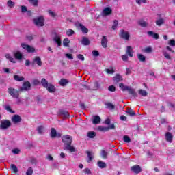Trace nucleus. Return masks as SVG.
I'll return each mask as SVG.
<instances>
[{
    "label": "nucleus",
    "mask_w": 175,
    "mask_h": 175,
    "mask_svg": "<svg viewBox=\"0 0 175 175\" xmlns=\"http://www.w3.org/2000/svg\"><path fill=\"white\" fill-rule=\"evenodd\" d=\"M62 142L64 144V149L67 151H70V152H75L76 151V148L75 146H72V142H73V139L72 136L69 135H64L62 137Z\"/></svg>",
    "instance_id": "f257e3e1"
},
{
    "label": "nucleus",
    "mask_w": 175,
    "mask_h": 175,
    "mask_svg": "<svg viewBox=\"0 0 175 175\" xmlns=\"http://www.w3.org/2000/svg\"><path fill=\"white\" fill-rule=\"evenodd\" d=\"M119 88H120V90H122V91H128L129 94H130V95H132V96H133L134 98L137 97V93H136L135 89H132L129 86H125L124 83H120Z\"/></svg>",
    "instance_id": "f03ea898"
},
{
    "label": "nucleus",
    "mask_w": 175,
    "mask_h": 175,
    "mask_svg": "<svg viewBox=\"0 0 175 175\" xmlns=\"http://www.w3.org/2000/svg\"><path fill=\"white\" fill-rule=\"evenodd\" d=\"M8 92L14 99H18L20 98V90H17L13 88H9L8 89Z\"/></svg>",
    "instance_id": "7ed1b4c3"
},
{
    "label": "nucleus",
    "mask_w": 175,
    "mask_h": 175,
    "mask_svg": "<svg viewBox=\"0 0 175 175\" xmlns=\"http://www.w3.org/2000/svg\"><path fill=\"white\" fill-rule=\"evenodd\" d=\"M32 85H31L30 81H25L23 83L22 87L20 88L19 91L23 92V91H29L31 90Z\"/></svg>",
    "instance_id": "20e7f679"
},
{
    "label": "nucleus",
    "mask_w": 175,
    "mask_h": 175,
    "mask_svg": "<svg viewBox=\"0 0 175 175\" xmlns=\"http://www.w3.org/2000/svg\"><path fill=\"white\" fill-rule=\"evenodd\" d=\"M11 125L12 123L10 122V120H2L0 124V129L3 130L8 129V128H10Z\"/></svg>",
    "instance_id": "39448f33"
},
{
    "label": "nucleus",
    "mask_w": 175,
    "mask_h": 175,
    "mask_svg": "<svg viewBox=\"0 0 175 175\" xmlns=\"http://www.w3.org/2000/svg\"><path fill=\"white\" fill-rule=\"evenodd\" d=\"M119 36L121 38V39H124V40L127 41L129 40V38H131L129 32L125 31L124 29H120Z\"/></svg>",
    "instance_id": "423d86ee"
},
{
    "label": "nucleus",
    "mask_w": 175,
    "mask_h": 175,
    "mask_svg": "<svg viewBox=\"0 0 175 175\" xmlns=\"http://www.w3.org/2000/svg\"><path fill=\"white\" fill-rule=\"evenodd\" d=\"M33 23L37 27H43L44 25V18L40 16L38 18L33 19Z\"/></svg>",
    "instance_id": "0eeeda50"
},
{
    "label": "nucleus",
    "mask_w": 175,
    "mask_h": 175,
    "mask_svg": "<svg viewBox=\"0 0 175 175\" xmlns=\"http://www.w3.org/2000/svg\"><path fill=\"white\" fill-rule=\"evenodd\" d=\"M22 49H24V50H26L27 53H35V49L33 46H31V45L25 44L24 43L21 44Z\"/></svg>",
    "instance_id": "6e6552de"
},
{
    "label": "nucleus",
    "mask_w": 175,
    "mask_h": 175,
    "mask_svg": "<svg viewBox=\"0 0 175 175\" xmlns=\"http://www.w3.org/2000/svg\"><path fill=\"white\" fill-rule=\"evenodd\" d=\"M31 65L32 66H35V65H38V66H42V59L38 56L35 57V58L33 59Z\"/></svg>",
    "instance_id": "1a4fd4ad"
},
{
    "label": "nucleus",
    "mask_w": 175,
    "mask_h": 175,
    "mask_svg": "<svg viewBox=\"0 0 175 175\" xmlns=\"http://www.w3.org/2000/svg\"><path fill=\"white\" fill-rule=\"evenodd\" d=\"M131 172L135 173V174H139L142 172V167L139 165H135L131 167Z\"/></svg>",
    "instance_id": "9d476101"
},
{
    "label": "nucleus",
    "mask_w": 175,
    "mask_h": 175,
    "mask_svg": "<svg viewBox=\"0 0 175 175\" xmlns=\"http://www.w3.org/2000/svg\"><path fill=\"white\" fill-rule=\"evenodd\" d=\"M51 139H55V137H61V133H57V130L54 128L51 129Z\"/></svg>",
    "instance_id": "9b49d317"
},
{
    "label": "nucleus",
    "mask_w": 175,
    "mask_h": 175,
    "mask_svg": "<svg viewBox=\"0 0 175 175\" xmlns=\"http://www.w3.org/2000/svg\"><path fill=\"white\" fill-rule=\"evenodd\" d=\"M21 117L19 115H14L12 118V121L14 124H18L21 122Z\"/></svg>",
    "instance_id": "f8f14e48"
},
{
    "label": "nucleus",
    "mask_w": 175,
    "mask_h": 175,
    "mask_svg": "<svg viewBox=\"0 0 175 175\" xmlns=\"http://www.w3.org/2000/svg\"><path fill=\"white\" fill-rule=\"evenodd\" d=\"M165 140L169 143H172L173 142V134L169 131L165 133Z\"/></svg>",
    "instance_id": "ddd939ff"
},
{
    "label": "nucleus",
    "mask_w": 175,
    "mask_h": 175,
    "mask_svg": "<svg viewBox=\"0 0 175 175\" xmlns=\"http://www.w3.org/2000/svg\"><path fill=\"white\" fill-rule=\"evenodd\" d=\"M81 43V44H83V46H90V44H91V41H90V39H88V38L83 36L82 38Z\"/></svg>",
    "instance_id": "4468645a"
},
{
    "label": "nucleus",
    "mask_w": 175,
    "mask_h": 175,
    "mask_svg": "<svg viewBox=\"0 0 175 175\" xmlns=\"http://www.w3.org/2000/svg\"><path fill=\"white\" fill-rule=\"evenodd\" d=\"M113 13V10L110 8V7H107L103 10V14L104 16H110Z\"/></svg>",
    "instance_id": "2eb2a0df"
},
{
    "label": "nucleus",
    "mask_w": 175,
    "mask_h": 175,
    "mask_svg": "<svg viewBox=\"0 0 175 175\" xmlns=\"http://www.w3.org/2000/svg\"><path fill=\"white\" fill-rule=\"evenodd\" d=\"M122 76H121L120 74H116L113 77V81L115 84H118V83H120V81H122Z\"/></svg>",
    "instance_id": "dca6fc26"
},
{
    "label": "nucleus",
    "mask_w": 175,
    "mask_h": 175,
    "mask_svg": "<svg viewBox=\"0 0 175 175\" xmlns=\"http://www.w3.org/2000/svg\"><path fill=\"white\" fill-rule=\"evenodd\" d=\"M101 46L103 49H107V38H106V36H103L101 39Z\"/></svg>",
    "instance_id": "f3484780"
},
{
    "label": "nucleus",
    "mask_w": 175,
    "mask_h": 175,
    "mask_svg": "<svg viewBox=\"0 0 175 175\" xmlns=\"http://www.w3.org/2000/svg\"><path fill=\"white\" fill-rule=\"evenodd\" d=\"M53 40L55 42V43H57L59 47H61V45L62 44V42L61 41V37L56 34L55 36L53 38Z\"/></svg>",
    "instance_id": "a211bd4d"
},
{
    "label": "nucleus",
    "mask_w": 175,
    "mask_h": 175,
    "mask_svg": "<svg viewBox=\"0 0 175 175\" xmlns=\"http://www.w3.org/2000/svg\"><path fill=\"white\" fill-rule=\"evenodd\" d=\"M59 84L61 85V87H66V85L69 84V81H68L66 79L62 78L59 81Z\"/></svg>",
    "instance_id": "6ab92c4d"
},
{
    "label": "nucleus",
    "mask_w": 175,
    "mask_h": 175,
    "mask_svg": "<svg viewBox=\"0 0 175 175\" xmlns=\"http://www.w3.org/2000/svg\"><path fill=\"white\" fill-rule=\"evenodd\" d=\"M147 34L149 36H152L153 39H156V40L159 39V34H158L157 33H154V31H148Z\"/></svg>",
    "instance_id": "aec40b11"
},
{
    "label": "nucleus",
    "mask_w": 175,
    "mask_h": 175,
    "mask_svg": "<svg viewBox=\"0 0 175 175\" xmlns=\"http://www.w3.org/2000/svg\"><path fill=\"white\" fill-rule=\"evenodd\" d=\"M126 53L128 54L129 57H133V49H132V46H128Z\"/></svg>",
    "instance_id": "412c9836"
},
{
    "label": "nucleus",
    "mask_w": 175,
    "mask_h": 175,
    "mask_svg": "<svg viewBox=\"0 0 175 175\" xmlns=\"http://www.w3.org/2000/svg\"><path fill=\"white\" fill-rule=\"evenodd\" d=\"M14 57L15 59L21 60L23 59V54L20 51L14 53Z\"/></svg>",
    "instance_id": "4be33fe9"
},
{
    "label": "nucleus",
    "mask_w": 175,
    "mask_h": 175,
    "mask_svg": "<svg viewBox=\"0 0 175 175\" xmlns=\"http://www.w3.org/2000/svg\"><path fill=\"white\" fill-rule=\"evenodd\" d=\"M60 116H63L64 118H69V112L65 110H60L59 111Z\"/></svg>",
    "instance_id": "5701e85b"
},
{
    "label": "nucleus",
    "mask_w": 175,
    "mask_h": 175,
    "mask_svg": "<svg viewBox=\"0 0 175 175\" xmlns=\"http://www.w3.org/2000/svg\"><path fill=\"white\" fill-rule=\"evenodd\" d=\"M101 121L100 117L99 116H94V119L92 120V124L94 125H96L98 124H100Z\"/></svg>",
    "instance_id": "b1692460"
},
{
    "label": "nucleus",
    "mask_w": 175,
    "mask_h": 175,
    "mask_svg": "<svg viewBox=\"0 0 175 175\" xmlns=\"http://www.w3.org/2000/svg\"><path fill=\"white\" fill-rule=\"evenodd\" d=\"M46 88L47 91H49L51 94H52V92H55V87L53 85V84H49L48 85Z\"/></svg>",
    "instance_id": "393cba45"
},
{
    "label": "nucleus",
    "mask_w": 175,
    "mask_h": 175,
    "mask_svg": "<svg viewBox=\"0 0 175 175\" xmlns=\"http://www.w3.org/2000/svg\"><path fill=\"white\" fill-rule=\"evenodd\" d=\"M107 155H109V152L105 150H102L100 152V157L103 159H107Z\"/></svg>",
    "instance_id": "a878e982"
},
{
    "label": "nucleus",
    "mask_w": 175,
    "mask_h": 175,
    "mask_svg": "<svg viewBox=\"0 0 175 175\" xmlns=\"http://www.w3.org/2000/svg\"><path fill=\"white\" fill-rule=\"evenodd\" d=\"M79 88H80L81 92H84V90H91L90 88V86H87L84 84L81 83V84L79 85Z\"/></svg>",
    "instance_id": "bb28decb"
},
{
    "label": "nucleus",
    "mask_w": 175,
    "mask_h": 175,
    "mask_svg": "<svg viewBox=\"0 0 175 175\" xmlns=\"http://www.w3.org/2000/svg\"><path fill=\"white\" fill-rule=\"evenodd\" d=\"M10 169L12 170L13 173H18V168H17V166L14 164H11L10 165Z\"/></svg>",
    "instance_id": "cd10ccee"
},
{
    "label": "nucleus",
    "mask_w": 175,
    "mask_h": 175,
    "mask_svg": "<svg viewBox=\"0 0 175 175\" xmlns=\"http://www.w3.org/2000/svg\"><path fill=\"white\" fill-rule=\"evenodd\" d=\"M79 27L81 29V31H82L83 33H88V28L85 27L84 25L80 23Z\"/></svg>",
    "instance_id": "c85d7f7f"
},
{
    "label": "nucleus",
    "mask_w": 175,
    "mask_h": 175,
    "mask_svg": "<svg viewBox=\"0 0 175 175\" xmlns=\"http://www.w3.org/2000/svg\"><path fill=\"white\" fill-rule=\"evenodd\" d=\"M126 113V114H129L131 117H133V116H136V111H133V109L131 108H128Z\"/></svg>",
    "instance_id": "c756f323"
},
{
    "label": "nucleus",
    "mask_w": 175,
    "mask_h": 175,
    "mask_svg": "<svg viewBox=\"0 0 175 175\" xmlns=\"http://www.w3.org/2000/svg\"><path fill=\"white\" fill-rule=\"evenodd\" d=\"M41 84H42V87H44V88H47V87L49 86V81H47V80H46V79L42 78L41 79Z\"/></svg>",
    "instance_id": "7c9ffc66"
},
{
    "label": "nucleus",
    "mask_w": 175,
    "mask_h": 175,
    "mask_svg": "<svg viewBox=\"0 0 175 175\" xmlns=\"http://www.w3.org/2000/svg\"><path fill=\"white\" fill-rule=\"evenodd\" d=\"M163 24H165V19L161 18L156 21V25L158 27H161V25H163Z\"/></svg>",
    "instance_id": "2f4dec72"
},
{
    "label": "nucleus",
    "mask_w": 175,
    "mask_h": 175,
    "mask_svg": "<svg viewBox=\"0 0 175 175\" xmlns=\"http://www.w3.org/2000/svg\"><path fill=\"white\" fill-rule=\"evenodd\" d=\"M138 24L139 25H140V27H142L143 28H146V27H147L148 25V23L144 20H139L138 21Z\"/></svg>",
    "instance_id": "473e14b6"
},
{
    "label": "nucleus",
    "mask_w": 175,
    "mask_h": 175,
    "mask_svg": "<svg viewBox=\"0 0 175 175\" xmlns=\"http://www.w3.org/2000/svg\"><path fill=\"white\" fill-rule=\"evenodd\" d=\"M137 57L140 62H144L146 61V57L142 54L139 53L137 55Z\"/></svg>",
    "instance_id": "72a5a7b5"
},
{
    "label": "nucleus",
    "mask_w": 175,
    "mask_h": 175,
    "mask_svg": "<svg viewBox=\"0 0 175 175\" xmlns=\"http://www.w3.org/2000/svg\"><path fill=\"white\" fill-rule=\"evenodd\" d=\"M97 165L100 169H105L107 166L106 163L103 161H98Z\"/></svg>",
    "instance_id": "f704fd0d"
},
{
    "label": "nucleus",
    "mask_w": 175,
    "mask_h": 175,
    "mask_svg": "<svg viewBox=\"0 0 175 175\" xmlns=\"http://www.w3.org/2000/svg\"><path fill=\"white\" fill-rule=\"evenodd\" d=\"M14 80H15L16 81H24V78L23 77H20L17 75H14Z\"/></svg>",
    "instance_id": "c9c22d12"
},
{
    "label": "nucleus",
    "mask_w": 175,
    "mask_h": 175,
    "mask_svg": "<svg viewBox=\"0 0 175 175\" xmlns=\"http://www.w3.org/2000/svg\"><path fill=\"white\" fill-rule=\"evenodd\" d=\"M69 43H70V40L69 38H64L63 40V45L64 47H69Z\"/></svg>",
    "instance_id": "e433bc0d"
},
{
    "label": "nucleus",
    "mask_w": 175,
    "mask_h": 175,
    "mask_svg": "<svg viewBox=\"0 0 175 175\" xmlns=\"http://www.w3.org/2000/svg\"><path fill=\"white\" fill-rule=\"evenodd\" d=\"M138 94L139 95H141V96H147V95H148L147 92L146 90H143V89H140L138 91Z\"/></svg>",
    "instance_id": "4c0bfd02"
},
{
    "label": "nucleus",
    "mask_w": 175,
    "mask_h": 175,
    "mask_svg": "<svg viewBox=\"0 0 175 175\" xmlns=\"http://www.w3.org/2000/svg\"><path fill=\"white\" fill-rule=\"evenodd\" d=\"M95 136H96V133H95V131H90L88 133V137L90 139H94Z\"/></svg>",
    "instance_id": "58836bf2"
},
{
    "label": "nucleus",
    "mask_w": 175,
    "mask_h": 175,
    "mask_svg": "<svg viewBox=\"0 0 175 175\" xmlns=\"http://www.w3.org/2000/svg\"><path fill=\"white\" fill-rule=\"evenodd\" d=\"M98 131H100V132H109V128L103 126H99Z\"/></svg>",
    "instance_id": "ea45409f"
},
{
    "label": "nucleus",
    "mask_w": 175,
    "mask_h": 175,
    "mask_svg": "<svg viewBox=\"0 0 175 175\" xmlns=\"http://www.w3.org/2000/svg\"><path fill=\"white\" fill-rule=\"evenodd\" d=\"M66 35H67V36H72V35H75V31L71 29H68L66 31Z\"/></svg>",
    "instance_id": "a19ab883"
},
{
    "label": "nucleus",
    "mask_w": 175,
    "mask_h": 175,
    "mask_svg": "<svg viewBox=\"0 0 175 175\" xmlns=\"http://www.w3.org/2000/svg\"><path fill=\"white\" fill-rule=\"evenodd\" d=\"M86 153L88 154V163H90V162H91V161H92L94 156H92V154H91V152L90 151H87Z\"/></svg>",
    "instance_id": "79ce46f5"
},
{
    "label": "nucleus",
    "mask_w": 175,
    "mask_h": 175,
    "mask_svg": "<svg viewBox=\"0 0 175 175\" xmlns=\"http://www.w3.org/2000/svg\"><path fill=\"white\" fill-rule=\"evenodd\" d=\"M106 106L107 107H108V109H110V110H114V109L116 108V106L111 103H107Z\"/></svg>",
    "instance_id": "37998d69"
},
{
    "label": "nucleus",
    "mask_w": 175,
    "mask_h": 175,
    "mask_svg": "<svg viewBox=\"0 0 175 175\" xmlns=\"http://www.w3.org/2000/svg\"><path fill=\"white\" fill-rule=\"evenodd\" d=\"M32 174H33V169L32 168V167H29L26 172V175H32Z\"/></svg>",
    "instance_id": "c03bdc74"
},
{
    "label": "nucleus",
    "mask_w": 175,
    "mask_h": 175,
    "mask_svg": "<svg viewBox=\"0 0 175 175\" xmlns=\"http://www.w3.org/2000/svg\"><path fill=\"white\" fill-rule=\"evenodd\" d=\"M44 129V127L43 126H39L37 127V131L38 132L39 135H42V133H43Z\"/></svg>",
    "instance_id": "a18cd8bd"
},
{
    "label": "nucleus",
    "mask_w": 175,
    "mask_h": 175,
    "mask_svg": "<svg viewBox=\"0 0 175 175\" xmlns=\"http://www.w3.org/2000/svg\"><path fill=\"white\" fill-rule=\"evenodd\" d=\"M117 27H118V21L114 20L113 25L112 26V29H113V31H116V29H117Z\"/></svg>",
    "instance_id": "49530a36"
},
{
    "label": "nucleus",
    "mask_w": 175,
    "mask_h": 175,
    "mask_svg": "<svg viewBox=\"0 0 175 175\" xmlns=\"http://www.w3.org/2000/svg\"><path fill=\"white\" fill-rule=\"evenodd\" d=\"M123 140L125 143H131V138L128 135H124L123 137Z\"/></svg>",
    "instance_id": "de8ad7c7"
},
{
    "label": "nucleus",
    "mask_w": 175,
    "mask_h": 175,
    "mask_svg": "<svg viewBox=\"0 0 175 175\" xmlns=\"http://www.w3.org/2000/svg\"><path fill=\"white\" fill-rule=\"evenodd\" d=\"M105 72L106 73H107V75H113V73H114V69H110V68H106L105 69Z\"/></svg>",
    "instance_id": "09e8293b"
},
{
    "label": "nucleus",
    "mask_w": 175,
    "mask_h": 175,
    "mask_svg": "<svg viewBox=\"0 0 175 175\" xmlns=\"http://www.w3.org/2000/svg\"><path fill=\"white\" fill-rule=\"evenodd\" d=\"M94 88L95 90V91H96V90H98V88L100 87V83H99V82L98 81H95L94 83Z\"/></svg>",
    "instance_id": "8fccbe9b"
},
{
    "label": "nucleus",
    "mask_w": 175,
    "mask_h": 175,
    "mask_svg": "<svg viewBox=\"0 0 175 175\" xmlns=\"http://www.w3.org/2000/svg\"><path fill=\"white\" fill-rule=\"evenodd\" d=\"M7 5L9 8H14V2L12 1V0L8 1Z\"/></svg>",
    "instance_id": "3c124183"
},
{
    "label": "nucleus",
    "mask_w": 175,
    "mask_h": 175,
    "mask_svg": "<svg viewBox=\"0 0 175 175\" xmlns=\"http://www.w3.org/2000/svg\"><path fill=\"white\" fill-rule=\"evenodd\" d=\"M5 110H7V111H9V113H12L13 114L14 113H16V111H14V110L12 109V108L10 107V106L9 105H7L5 107Z\"/></svg>",
    "instance_id": "603ef678"
},
{
    "label": "nucleus",
    "mask_w": 175,
    "mask_h": 175,
    "mask_svg": "<svg viewBox=\"0 0 175 175\" xmlns=\"http://www.w3.org/2000/svg\"><path fill=\"white\" fill-rule=\"evenodd\" d=\"M144 52L148 53H152V48L151 46L146 47L144 49Z\"/></svg>",
    "instance_id": "864d4df0"
},
{
    "label": "nucleus",
    "mask_w": 175,
    "mask_h": 175,
    "mask_svg": "<svg viewBox=\"0 0 175 175\" xmlns=\"http://www.w3.org/2000/svg\"><path fill=\"white\" fill-rule=\"evenodd\" d=\"M48 13H49V14L51 16V17H53V18H54V17H56L57 16V14H55V12H53V11H51V10H48Z\"/></svg>",
    "instance_id": "5fc2aeb1"
},
{
    "label": "nucleus",
    "mask_w": 175,
    "mask_h": 175,
    "mask_svg": "<svg viewBox=\"0 0 175 175\" xmlns=\"http://www.w3.org/2000/svg\"><path fill=\"white\" fill-rule=\"evenodd\" d=\"M137 5H142V3H147V0H135Z\"/></svg>",
    "instance_id": "6e6d98bb"
},
{
    "label": "nucleus",
    "mask_w": 175,
    "mask_h": 175,
    "mask_svg": "<svg viewBox=\"0 0 175 175\" xmlns=\"http://www.w3.org/2000/svg\"><path fill=\"white\" fill-rule=\"evenodd\" d=\"M29 2H30L31 5H33V6H38V0H29Z\"/></svg>",
    "instance_id": "4d7b16f0"
},
{
    "label": "nucleus",
    "mask_w": 175,
    "mask_h": 175,
    "mask_svg": "<svg viewBox=\"0 0 175 175\" xmlns=\"http://www.w3.org/2000/svg\"><path fill=\"white\" fill-rule=\"evenodd\" d=\"M109 91H110L111 92H115L116 91V86L115 85H110L108 88Z\"/></svg>",
    "instance_id": "13d9d810"
},
{
    "label": "nucleus",
    "mask_w": 175,
    "mask_h": 175,
    "mask_svg": "<svg viewBox=\"0 0 175 175\" xmlns=\"http://www.w3.org/2000/svg\"><path fill=\"white\" fill-rule=\"evenodd\" d=\"M163 56L165 57V58H166V59H172L170 55H169V53H167V52L163 53Z\"/></svg>",
    "instance_id": "bf43d9fd"
},
{
    "label": "nucleus",
    "mask_w": 175,
    "mask_h": 175,
    "mask_svg": "<svg viewBox=\"0 0 175 175\" xmlns=\"http://www.w3.org/2000/svg\"><path fill=\"white\" fill-rule=\"evenodd\" d=\"M21 8L22 13H25V12H28V8H27L26 6L22 5Z\"/></svg>",
    "instance_id": "052dcab7"
},
{
    "label": "nucleus",
    "mask_w": 175,
    "mask_h": 175,
    "mask_svg": "<svg viewBox=\"0 0 175 175\" xmlns=\"http://www.w3.org/2000/svg\"><path fill=\"white\" fill-rule=\"evenodd\" d=\"M77 57L78 58V59H80L81 61H84V59H85V58H84V55H83L82 54L77 55Z\"/></svg>",
    "instance_id": "680f3d73"
},
{
    "label": "nucleus",
    "mask_w": 175,
    "mask_h": 175,
    "mask_svg": "<svg viewBox=\"0 0 175 175\" xmlns=\"http://www.w3.org/2000/svg\"><path fill=\"white\" fill-rule=\"evenodd\" d=\"M83 173H85V174H91V170L89 168H85L83 170Z\"/></svg>",
    "instance_id": "e2e57ef3"
},
{
    "label": "nucleus",
    "mask_w": 175,
    "mask_h": 175,
    "mask_svg": "<svg viewBox=\"0 0 175 175\" xmlns=\"http://www.w3.org/2000/svg\"><path fill=\"white\" fill-rule=\"evenodd\" d=\"M168 44L170 46H172V47H175V40H170Z\"/></svg>",
    "instance_id": "0e129e2a"
},
{
    "label": "nucleus",
    "mask_w": 175,
    "mask_h": 175,
    "mask_svg": "<svg viewBox=\"0 0 175 175\" xmlns=\"http://www.w3.org/2000/svg\"><path fill=\"white\" fill-rule=\"evenodd\" d=\"M65 57H66V58H68V59H73V55H72V54L70 53H66L65 55Z\"/></svg>",
    "instance_id": "69168bd1"
},
{
    "label": "nucleus",
    "mask_w": 175,
    "mask_h": 175,
    "mask_svg": "<svg viewBox=\"0 0 175 175\" xmlns=\"http://www.w3.org/2000/svg\"><path fill=\"white\" fill-rule=\"evenodd\" d=\"M33 85H39V84H40V81L38 79H34L33 80Z\"/></svg>",
    "instance_id": "338daca9"
},
{
    "label": "nucleus",
    "mask_w": 175,
    "mask_h": 175,
    "mask_svg": "<svg viewBox=\"0 0 175 175\" xmlns=\"http://www.w3.org/2000/svg\"><path fill=\"white\" fill-rule=\"evenodd\" d=\"M122 61H128V55H122Z\"/></svg>",
    "instance_id": "774afa93"
}]
</instances>
